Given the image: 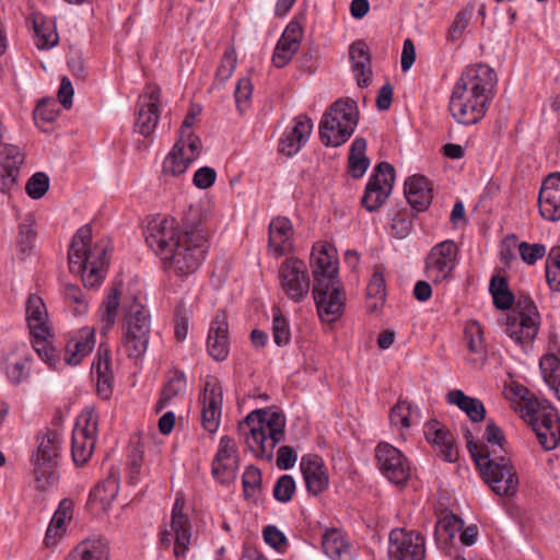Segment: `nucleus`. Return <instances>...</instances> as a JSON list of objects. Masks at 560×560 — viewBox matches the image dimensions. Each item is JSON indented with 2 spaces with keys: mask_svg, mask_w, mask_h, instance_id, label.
Wrapping results in <instances>:
<instances>
[{
  "mask_svg": "<svg viewBox=\"0 0 560 560\" xmlns=\"http://www.w3.org/2000/svg\"><path fill=\"white\" fill-rule=\"evenodd\" d=\"M145 242L161 258L164 268L180 278L195 273L209 249L208 233L201 223L179 231L172 218L150 222Z\"/></svg>",
  "mask_w": 560,
  "mask_h": 560,
  "instance_id": "f257e3e1",
  "label": "nucleus"
},
{
  "mask_svg": "<svg viewBox=\"0 0 560 560\" xmlns=\"http://www.w3.org/2000/svg\"><path fill=\"white\" fill-rule=\"evenodd\" d=\"M469 453L492 491L501 497H512L518 488V477L513 466L506 441L501 429L493 422L486 427V443L479 445L466 434Z\"/></svg>",
  "mask_w": 560,
  "mask_h": 560,
  "instance_id": "f03ea898",
  "label": "nucleus"
},
{
  "mask_svg": "<svg viewBox=\"0 0 560 560\" xmlns=\"http://www.w3.org/2000/svg\"><path fill=\"white\" fill-rule=\"evenodd\" d=\"M495 84V72L489 66L467 67L455 83L451 95L448 107L453 118L463 125H474L481 120Z\"/></svg>",
  "mask_w": 560,
  "mask_h": 560,
  "instance_id": "7ed1b4c3",
  "label": "nucleus"
},
{
  "mask_svg": "<svg viewBox=\"0 0 560 560\" xmlns=\"http://www.w3.org/2000/svg\"><path fill=\"white\" fill-rule=\"evenodd\" d=\"M311 267L314 278L313 295L318 314L323 319L332 320L341 315L345 304L334 247L328 243L316 244L311 254Z\"/></svg>",
  "mask_w": 560,
  "mask_h": 560,
  "instance_id": "20e7f679",
  "label": "nucleus"
},
{
  "mask_svg": "<svg viewBox=\"0 0 560 560\" xmlns=\"http://www.w3.org/2000/svg\"><path fill=\"white\" fill-rule=\"evenodd\" d=\"M282 412L256 409L238 423V433L248 451L257 458L271 462L273 450L285 438Z\"/></svg>",
  "mask_w": 560,
  "mask_h": 560,
  "instance_id": "39448f33",
  "label": "nucleus"
},
{
  "mask_svg": "<svg viewBox=\"0 0 560 560\" xmlns=\"http://www.w3.org/2000/svg\"><path fill=\"white\" fill-rule=\"evenodd\" d=\"M515 411L523 418L536 433V436L546 451L557 447L560 442V418L557 410L538 400L529 390L520 384L506 388Z\"/></svg>",
  "mask_w": 560,
  "mask_h": 560,
  "instance_id": "423d86ee",
  "label": "nucleus"
},
{
  "mask_svg": "<svg viewBox=\"0 0 560 560\" xmlns=\"http://www.w3.org/2000/svg\"><path fill=\"white\" fill-rule=\"evenodd\" d=\"M108 244H92V229L83 225L73 235L68 253L69 269L82 276L84 287L94 288L101 283L107 268Z\"/></svg>",
  "mask_w": 560,
  "mask_h": 560,
  "instance_id": "0eeeda50",
  "label": "nucleus"
},
{
  "mask_svg": "<svg viewBox=\"0 0 560 560\" xmlns=\"http://www.w3.org/2000/svg\"><path fill=\"white\" fill-rule=\"evenodd\" d=\"M151 316L139 298L132 296L124 305L120 349L130 359H140L148 350Z\"/></svg>",
  "mask_w": 560,
  "mask_h": 560,
  "instance_id": "6e6552de",
  "label": "nucleus"
},
{
  "mask_svg": "<svg viewBox=\"0 0 560 560\" xmlns=\"http://www.w3.org/2000/svg\"><path fill=\"white\" fill-rule=\"evenodd\" d=\"M358 115L354 102L336 101L324 114L319 124L322 142L331 147L345 143L357 127Z\"/></svg>",
  "mask_w": 560,
  "mask_h": 560,
  "instance_id": "1a4fd4ad",
  "label": "nucleus"
},
{
  "mask_svg": "<svg viewBox=\"0 0 560 560\" xmlns=\"http://www.w3.org/2000/svg\"><path fill=\"white\" fill-rule=\"evenodd\" d=\"M26 318L34 338L35 352L46 364L56 369L58 354L48 339L51 336L47 325L48 313L43 299L37 294H31L27 299Z\"/></svg>",
  "mask_w": 560,
  "mask_h": 560,
  "instance_id": "9d476101",
  "label": "nucleus"
},
{
  "mask_svg": "<svg viewBox=\"0 0 560 560\" xmlns=\"http://www.w3.org/2000/svg\"><path fill=\"white\" fill-rule=\"evenodd\" d=\"M540 327V315L536 305L526 300L518 303L517 308L508 315L505 334L521 347L529 346L536 338Z\"/></svg>",
  "mask_w": 560,
  "mask_h": 560,
  "instance_id": "9b49d317",
  "label": "nucleus"
},
{
  "mask_svg": "<svg viewBox=\"0 0 560 560\" xmlns=\"http://www.w3.org/2000/svg\"><path fill=\"white\" fill-rule=\"evenodd\" d=\"M60 441L56 431H49L38 442L34 460V476L36 488L45 491L57 480V458L59 456Z\"/></svg>",
  "mask_w": 560,
  "mask_h": 560,
  "instance_id": "f8f14e48",
  "label": "nucleus"
},
{
  "mask_svg": "<svg viewBox=\"0 0 560 560\" xmlns=\"http://www.w3.org/2000/svg\"><path fill=\"white\" fill-rule=\"evenodd\" d=\"M458 262V247L454 241L446 240L435 244L424 260V275L433 284L447 283Z\"/></svg>",
  "mask_w": 560,
  "mask_h": 560,
  "instance_id": "ddd939ff",
  "label": "nucleus"
},
{
  "mask_svg": "<svg viewBox=\"0 0 560 560\" xmlns=\"http://www.w3.org/2000/svg\"><path fill=\"white\" fill-rule=\"evenodd\" d=\"M184 501L177 498L173 511L171 529L161 533V544L170 547L174 542L173 555L177 559H184L191 541V527L189 518L184 514Z\"/></svg>",
  "mask_w": 560,
  "mask_h": 560,
  "instance_id": "4468645a",
  "label": "nucleus"
},
{
  "mask_svg": "<svg viewBox=\"0 0 560 560\" xmlns=\"http://www.w3.org/2000/svg\"><path fill=\"white\" fill-rule=\"evenodd\" d=\"M280 285L293 302H301L310 292V277L306 265L299 258H287L279 268Z\"/></svg>",
  "mask_w": 560,
  "mask_h": 560,
  "instance_id": "2eb2a0df",
  "label": "nucleus"
},
{
  "mask_svg": "<svg viewBox=\"0 0 560 560\" xmlns=\"http://www.w3.org/2000/svg\"><path fill=\"white\" fill-rule=\"evenodd\" d=\"M223 390L219 381L208 376L199 396L201 425L209 433L218 431L222 416Z\"/></svg>",
  "mask_w": 560,
  "mask_h": 560,
  "instance_id": "dca6fc26",
  "label": "nucleus"
},
{
  "mask_svg": "<svg viewBox=\"0 0 560 560\" xmlns=\"http://www.w3.org/2000/svg\"><path fill=\"white\" fill-rule=\"evenodd\" d=\"M388 553L393 560H423L424 538L417 533L395 528L389 533Z\"/></svg>",
  "mask_w": 560,
  "mask_h": 560,
  "instance_id": "f3484780",
  "label": "nucleus"
},
{
  "mask_svg": "<svg viewBox=\"0 0 560 560\" xmlns=\"http://www.w3.org/2000/svg\"><path fill=\"white\" fill-rule=\"evenodd\" d=\"M161 91L149 85L137 103L136 130L144 137L153 133L160 119Z\"/></svg>",
  "mask_w": 560,
  "mask_h": 560,
  "instance_id": "a211bd4d",
  "label": "nucleus"
},
{
  "mask_svg": "<svg viewBox=\"0 0 560 560\" xmlns=\"http://www.w3.org/2000/svg\"><path fill=\"white\" fill-rule=\"evenodd\" d=\"M238 463L240 458L235 442L228 435L222 436L212 462V476L221 483L229 485L236 478Z\"/></svg>",
  "mask_w": 560,
  "mask_h": 560,
  "instance_id": "6ab92c4d",
  "label": "nucleus"
},
{
  "mask_svg": "<svg viewBox=\"0 0 560 560\" xmlns=\"http://www.w3.org/2000/svg\"><path fill=\"white\" fill-rule=\"evenodd\" d=\"M424 435L434 451L445 462L454 463L458 459V448L455 443V438L444 424L436 420L427 422L424 425Z\"/></svg>",
  "mask_w": 560,
  "mask_h": 560,
  "instance_id": "aec40b11",
  "label": "nucleus"
},
{
  "mask_svg": "<svg viewBox=\"0 0 560 560\" xmlns=\"http://www.w3.org/2000/svg\"><path fill=\"white\" fill-rule=\"evenodd\" d=\"M540 215L550 222L560 220V173L548 175L538 196Z\"/></svg>",
  "mask_w": 560,
  "mask_h": 560,
  "instance_id": "412c9836",
  "label": "nucleus"
},
{
  "mask_svg": "<svg viewBox=\"0 0 560 560\" xmlns=\"http://www.w3.org/2000/svg\"><path fill=\"white\" fill-rule=\"evenodd\" d=\"M207 348L209 354L217 361H224L229 355V325L223 311H219L211 323Z\"/></svg>",
  "mask_w": 560,
  "mask_h": 560,
  "instance_id": "4be33fe9",
  "label": "nucleus"
},
{
  "mask_svg": "<svg viewBox=\"0 0 560 560\" xmlns=\"http://www.w3.org/2000/svg\"><path fill=\"white\" fill-rule=\"evenodd\" d=\"M467 353L465 361L475 369L483 366L487 361V349L483 330L477 320H468L464 329Z\"/></svg>",
  "mask_w": 560,
  "mask_h": 560,
  "instance_id": "5701e85b",
  "label": "nucleus"
},
{
  "mask_svg": "<svg viewBox=\"0 0 560 560\" xmlns=\"http://www.w3.org/2000/svg\"><path fill=\"white\" fill-rule=\"evenodd\" d=\"M300 467L310 493L317 495L327 489L328 476L323 460L318 456L304 455Z\"/></svg>",
  "mask_w": 560,
  "mask_h": 560,
  "instance_id": "b1692460",
  "label": "nucleus"
},
{
  "mask_svg": "<svg viewBox=\"0 0 560 560\" xmlns=\"http://www.w3.org/2000/svg\"><path fill=\"white\" fill-rule=\"evenodd\" d=\"M405 195L412 208L423 211L432 201V185L427 177L412 175L405 182Z\"/></svg>",
  "mask_w": 560,
  "mask_h": 560,
  "instance_id": "393cba45",
  "label": "nucleus"
},
{
  "mask_svg": "<svg viewBox=\"0 0 560 560\" xmlns=\"http://www.w3.org/2000/svg\"><path fill=\"white\" fill-rule=\"evenodd\" d=\"M119 491V474L112 470L108 476L98 482L90 492L89 504L93 508L107 512Z\"/></svg>",
  "mask_w": 560,
  "mask_h": 560,
  "instance_id": "a878e982",
  "label": "nucleus"
},
{
  "mask_svg": "<svg viewBox=\"0 0 560 560\" xmlns=\"http://www.w3.org/2000/svg\"><path fill=\"white\" fill-rule=\"evenodd\" d=\"M381 175H385V161L376 164L362 197V205L370 212L380 210L385 202V192L383 190L385 178L381 179Z\"/></svg>",
  "mask_w": 560,
  "mask_h": 560,
  "instance_id": "bb28decb",
  "label": "nucleus"
},
{
  "mask_svg": "<svg viewBox=\"0 0 560 560\" xmlns=\"http://www.w3.org/2000/svg\"><path fill=\"white\" fill-rule=\"evenodd\" d=\"M110 358L107 350L102 352L100 347L96 358L91 368L92 375H96V390L102 399H108L113 394V373L110 369Z\"/></svg>",
  "mask_w": 560,
  "mask_h": 560,
  "instance_id": "cd10ccee",
  "label": "nucleus"
},
{
  "mask_svg": "<svg viewBox=\"0 0 560 560\" xmlns=\"http://www.w3.org/2000/svg\"><path fill=\"white\" fill-rule=\"evenodd\" d=\"M411 477V466L404 453L387 443V481L402 487Z\"/></svg>",
  "mask_w": 560,
  "mask_h": 560,
  "instance_id": "c85d7f7f",
  "label": "nucleus"
},
{
  "mask_svg": "<svg viewBox=\"0 0 560 560\" xmlns=\"http://www.w3.org/2000/svg\"><path fill=\"white\" fill-rule=\"evenodd\" d=\"M349 56L358 84L366 86L371 80V56L368 45L361 40L353 43Z\"/></svg>",
  "mask_w": 560,
  "mask_h": 560,
  "instance_id": "c756f323",
  "label": "nucleus"
},
{
  "mask_svg": "<svg viewBox=\"0 0 560 560\" xmlns=\"http://www.w3.org/2000/svg\"><path fill=\"white\" fill-rule=\"evenodd\" d=\"M94 345V330L90 328L81 329L79 335L71 339L66 347V363L70 365L79 364L92 351Z\"/></svg>",
  "mask_w": 560,
  "mask_h": 560,
  "instance_id": "7c9ffc66",
  "label": "nucleus"
},
{
  "mask_svg": "<svg viewBox=\"0 0 560 560\" xmlns=\"http://www.w3.org/2000/svg\"><path fill=\"white\" fill-rule=\"evenodd\" d=\"M323 550L331 560H354V549L337 529H329L323 536Z\"/></svg>",
  "mask_w": 560,
  "mask_h": 560,
  "instance_id": "2f4dec72",
  "label": "nucleus"
},
{
  "mask_svg": "<svg viewBox=\"0 0 560 560\" xmlns=\"http://www.w3.org/2000/svg\"><path fill=\"white\" fill-rule=\"evenodd\" d=\"M446 401L465 412L472 422H479L485 419L486 409L483 402L478 398L467 396L460 389L450 390L446 394Z\"/></svg>",
  "mask_w": 560,
  "mask_h": 560,
  "instance_id": "473e14b6",
  "label": "nucleus"
},
{
  "mask_svg": "<svg viewBox=\"0 0 560 560\" xmlns=\"http://www.w3.org/2000/svg\"><path fill=\"white\" fill-rule=\"evenodd\" d=\"M385 306V278L382 271L375 270L366 287L365 308L370 315L378 317Z\"/></svg>",
  "mask_w": 560,
  "mask_h": 560,
  "instance_id": "72a5a7b5",
  "label": "nucleus"
},
{
  "mask_svg": "<svg viewBox=\"0 0 560 560\" xmlns=\"http://www.w3.org/2000/svg\"><path fill=\"white\" fill-rule=\"evenodd\" d=\"M121 287L115 285L105 296L100 308L101 332L106 335L115 325L120 306Z\"/></svg>",
  "mask_w": 560,
  "mask_h": 560,
  "instance_id": "f704fd0d",
  "label": "nucleus"
},
{
  "mask_svg": "<svg viewBox=\"0 0 560 560\" xmlns=\"http://www.w3.org/2000/svg\"><path fill=\"white\" fill-rule=\"evenodd\" d=\"M293 235V228L289 219L283 217L275 218L269 224V246L278 255L285 250Z\"/></svg>",
  "mask_w": 560,
  "mask_h": 560,
  "instance_id": "c9c22d12",
  "label": "nucleus"
},
{
  "mask_svg": "<svg viewBox=\"0 0 560 560\" xmlns=\"http://www.w3.org/2000/svg\"><path fill=\"white\" fill-rule=\"evenodd\" d=\"M106 544L101 539H86L81 541L66 560H107Z\"/></svg>",
  "mask_w": 560,
  "mask_h": 560,
  "instance_id": "e433bc0d",
  "label": "nucleus"
},
{
  "mask_svg": "<svg viewBox=\"0 0 560 560\" xmlns=\"http://www.w3.org/2000/svg\"><path fill=\"white\" fill-rule=\"evenodd\" d=\"M366 141L363 138H357L351 147L348 159V170L353 178H360L369 167V159L365 156Z\"/></svg>",
  "mask_w": 560,
  "mask_h": 560,
  "instance_id": "4c0bfd02",
  "label": "nucleus"
},
{
  "mask_svg": "<svg viewBox=\"0 0 560 560\" xmlns=\"http://www.w3.org/2000/svg\"><path fill=\"white\" fill-rule=\"evenodd\" d=\"M23 161L24 155L19 147L13 144L0 145V165L3 171L7 172V176H4L5 179L11 183L15 182V176Z\"/></svg>",
  "mask_w": 560,
  "mask_h": 560,
  "instance_id": "58836bf2",
  "label": "nucleus"
},
{
  "mask_svg": "<svg viewBox=\"0 0 560 560\" xmlns=\"http://www.w3.org/2000/svg\"><path fill=\"white\" fill-rule=\"evenodd\" d=\"M186 390V376L180 371L170 373L166 384L164 385L161 397L156 404V411L166 408L171 400Z\"/></svg>",
  "mask_w": 560,
  "mask_h": 560,
  "instance_id": "ea45409f",
  "label": "nucleus"
},
{
  "mask_svg": "<svg viewBox=\"0 0 560 560\" xmlns=\"http://www.w3.org/2000/svg\"><path fill=\"white\" fill-rule=\"evenodd\" d=\"M420 418L419 409L406 400L399 401L390 412L392 425L400 429H407L418 423Z\"/></svg>",
  "mask_w": 560,
  "mask_h": 560,
  "instance_id": "a19ab883",
  "label": "nucleus"
},
{
  "mask_svg": "<svg viewBox=\"0 0 560 560\" xmlns=\"http://www.w3.org/2000/svg\"><path fill=\"white\" fill-rule=\"evenodd\" d=\"M545 383L560 400V359L555 354H546L539 362Z\"/></svg>",
  "mask_w": 560,
  "mask_h": 560,
  "instance_id": "79ce46f5",
  "label": "nucleus"
},
{
  "mask_svg": "<svg viewBox=\"0 0 560 560\" xmlns=\"http://www.w3.org/2000/svg\"><path fill=\"white\" fill-rule=\"evenodd\" d=\"M191 162L188 153L182 151V144H174L171 152L164 159L163 173L174 177L180 176L187 171Z\"/></svg>",
  "mask_w": 560,
  "mask_h": 560,
  "instance_id": "37998d69",
  "label": "nucleus"
},
{
  "mask_svg": "<svg viewBox=\"0 0 560 560\" xmlns=\"http://www.w3.org/2000/svg\"><path fill=\"white\" fill-rule=\"evenodd\" d=\"M96 439L82 434L80 431L72 432V458L77 465H84L91 457Z\"/></svg>",
  "mask_w": 560,
  "mask_h": 560,
  "instance_id": "c03bdc74",
  "label": "nucleus"
},
{
  "mask_svg": "<svg viewBox=\"0 0 560 560\" xmlns=\"http://www.w3.org/2000/svg\"><path fill=\"white\" fill-rule=\"evenodd\" d=\"M237 58L236 51L233 47H229L221 59L217 69L215 77L211 90H219L223 88L225 82L232 77L236 69Z\"/></svg>",
  "mask_w": 560,
  "mask_h": 560,
  "instance_id": "a18cd8bd",
  "label": "nucleus"
},
{
  "mask_svg": "<svg viewBox=\"0 0 560 560\" xmlns=\"http://www.w3.org/2000/svg\"><path fill=\"white\" fill-rule=\"evenodd\" d=\"M272 337L278 347H284L291 341V328L289 320L283 316L279 307L272 310Z\"/></svg>",
  "mask_w": 560,
  "mask_h": 560,
  "instance_id": "49530a36",
  "label": "nucleus"
},
{
  "mask_svg": "<svg viewBox=\"0 0 560 560\" xmlns=\"http://www.w3.org/2000/svg\"><path fill=\"white\" fill-rule=\"evenodd\" d=\"M463 526L462 520L454 514H446L439 518L435 524V537L444 542L451 541L458 529Z\"/></svg>",
  "mask_w": 560,
  "mask_h": 560,
  "instance_id": "de8ad7c7",
  "label": "nucleus"
},
{
  "mask_svg": "<svg viewBox=\"0 0 560 560\" xmlns=\"http://www.w3.org/2000/svg\"><path fill=\"white\" fill-rule=\"evenodd\" d=\"M546 280L551 291L560 292V247L550 250L546 259Z\"/></svg>",
  "mask_w": 560,
  "mask_h": 560,
  "instance_id": "09e8293b",
  "label": "nucleus"
},
{
  "mask_svg": "<svg viewBox=\"0 0 560 560\" xmlns=\"http://www.w3.org/2000/svg\"><path fill=\"white\" fill-rule=\"evenodd\" d=\"M243 491L246 499H256L261 489V472L255 466H248L242 478Z\"/></svg>",
  "mask_w": 560,
  "mask_h": 560,
  "instance_id": "8fccbe9b",
  "label": "nucleus"
},
{
  "mask_svg": "<svg viewBox=\"0 0 560 560\" xmlns=\"http://www.w3.org/2000/svg\"><path fill=\"white\" fill-rule=\"evenodd\" d=\"M30 361V355L25 354L16 361L7 364V375L12 384L18 385L28 377L31 369Z\"/></svg>",
  "mask_w": 560,
  "mask_h": 560,
  "instance_id": "3c124183",
  "label": "nucleus"
},
{
  "mask_svg": "<svg viewBox=\"0 0 560 560\" xmlns=\"http://www.w3.org/2000/svg\"><path fill=\"white\" fill-rule=\"evenodd\" d=\"M98 428V416L94 409L83 410L77 419L73 431H80L82 434L96 439Z\"/></svg>",
  "mask_w": 560,
  "mask_h": 560,
  "instance_id": "603ef678",
  "label": "nucleus"
},
{
  "mask_svg": "<svg viewBox=\"0 0 560 560\" xmlns=\"http://www.w3.org/2000/svg\"><path fill=\"white\" fill-rule=\"evenodd\" d=\"M517 252L525 264L535 265L545 257L547 248L540 243L518 242Z\"/></svg>",
  "mask_w": 560,
  "mask_h": 560,
  "instance_id": "864d4df0",
  "label": "nucleus"
},
{
  "mask_svg": "<svg viewBox=\"0 0 560 560\" xmlns=\"http://www.w3.org/2000/svg\"><path fill=\"white\" fill-rule=\"evenodd\" d=\"M35 44L38 49H49L58 44L59 36L51 25H39L34 21Z\"/></svg>",
  "mask_w": 560,
  "mask_h": 560,
  "instance_id": "5fc2aeb1",
  "label": "nucleus"
},
{
  "mask_svg": "<svg viewBox=\"0 0 560 560\" xmlns=\"http://www.w3.org/2000/svg\"><path fill=\"white\" fill-rule=\"evenodd\" d=\"M299 47V44L291 43L288 39L281 37L272 56V62L275 66L277 68H282L288 65L293 55L298 51Z\"/></svg>",
  "mask_w": 560,
  "mask_h": 560,
  "instance_id": "6e6d98bb",
  "label": "nucleus"
},
{
  "mask_svg": "<svg viewBox=\"0 0 560 560\" xmlns=\"http://www.w3.org/2000/svg\"><path fill=\"white\" fill-rule=\"evenodd\" d=\"M35 218L28 213L20 224L19 231V245L23 252L31 249L36 238V231L34 230Z\"/></svg>",
  "mask_w": 560,
  "mask_h": 560,
  "instance_id": "4d7b16f0",
  "label": "nucleus"
},
{
  "mask_svg": "<svg viewBox=\"0 0 560 560\" xmlns=\"http://www.w3.org/2000/svg\"><path fill=\"white\" fill-rule=\"evenodd\" d=\"M65 299L73 305V312L81 315L88 312V301L81 288L74 284H66L63 289Z\"/></svg>",
  "mask_w": 560,
  "mask_h": 560,
  "instance_id": "13d9d810",
  "label": "nucleus"
},
{
  "mask_svg": "<svg viewBox=\"0 0 560 560\" xmlns=\"http://www.w3.org/2000/svg\"><path fill=\"white\" fill-rule=\"evenodd\" d=\"M49 188V177L42 172L35 173L26 183V192L33 199L42 198Z\"/></svg>",
  "mask_w": 560,
  "mask_h": 560,
  "instance_id": "bf43d9fd",
  "label": "nucleus"
},
{
  "mask_svg": "<svg viewBox=\"0 0 560 560\" xmlns=\"http://www.w3.org/2000/svg\"><path fill=\"white\" fill-rule=\"evenodd\" d=\"M471 16V10H463L457 13L454 22L452 23L448 32H447V40L452 43H457L462 39L465 30L468 26L469 20Z\"/></svg>",
  "mask_w": 560,
  "mask_h": 560,
  "instance_id": "052dcab7",
  "label": "nucleus"
},
{
  "mask_svg": "<svg viewBox=\"0 0 560 560\" xmlns=\"http://www.w3.org/2000/svg\"><path fill=\"white\" fill-rule=\"evenodd\" d=\"M295 491V481L290 475H282L273 487V497L277 501L287 503Z\"/></svg>",
  "mask_w": 560,
  "mask_h": 560,
  "instance_id": "680f3d73",
  "label": "nucleus"
},
{
  "mask_svg": "<svg viewBox=\"0 0 560 560\" xmlns=\"http://www.w3.org/2000/svg\"><path fill=\"white\" fill-rule=\"evenodd\" d=\"M175 144H182V151L187 152L188 158H191V161L196 160L200 155L202 149L200 138L191 131L179 135V139Z\"/></svg>",
  "mask_w": 560,
  "mask_h": 560,
  "instance_id": "e2e57ef3",
  "label": "nucleus"
},
{
  "mask_svg": "<svg viewBox=\"0 0 560 560\" xmlns=\"http://www.w3.org/2000/svg\"><path fill=\"white\" fill-rule=\"evenodd\" d=\"M313 129V122L310 117L306 115H300L294 119V126L291 131V135L295 137L298 142L305 144L308 140V137Z\"/></svg>",
  "mask_w": 560,
  "mask_h": 560,
  "instance_id": "0e129e2a",
  "label": "nucleus"
},
{
  "mask_svg": "<svg viewBox=\"0 0 560 560\" xmlns=\"http://www.w3.org/2000/svg\"><path fill=\"white\" fill-rule=\"evenodd\" d=\"M262 535L266 544L278 551H283L288 546L287 537L275 525L266 526Z\"/></svg>",
  "mask_w": 560,
  "mask_h": 560,
  "instance_id": "69168bd1",
  "label": "nucleus"
},
{
  "mask_svg": "<svg viewBox=\"0 0 560 560\" xmlns=\"http://www.w3.org/2000/svg\"><path fill=\"white\" fill-rule=\"evenodd\" d=\"M517 236L512 234L504 237L500 247V260L504 266H510L516 259L515 249H517Z\"/></svg>",
  "mask_w": 560,
  "mask_h": 560,
  "instance_id": "338daca9",
  "label": "nucleus"
},
{
  "mask_svg": "<svg viewBox=\"0 0 560 560\" xmlns=\"http://www.w3.org/2000/svg\"><path fill=\"white\" fill-rule=\"evenodd\" d=\"M217 178V172L209 166L200 167L194 175V185L199 189H207L211 187Z\"/></svg>",
  "mask_w": 560,
  "mask_h": 560,
  "instance_id": "774afa93",
  "label": "nucleus"
}]
</instances>
